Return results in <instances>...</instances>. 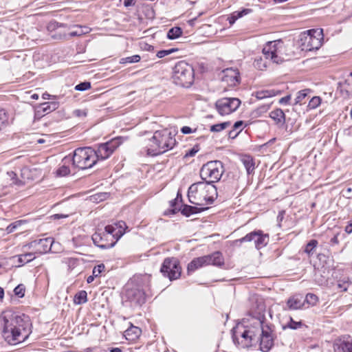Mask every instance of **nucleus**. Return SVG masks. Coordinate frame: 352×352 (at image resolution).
<instances>
[{
  "label": "nucleus",
  "instance_id": "obj_1",
  "mask_svg": "<svg viewBox=\"0 0 352 352\" xmlns=\"http://www.w3.org/2000/svg\"><path fill=\"white\" fill-rule=\"evenodd\" d=\"M2 336L11 345L25 341L31 333V322L28 316L18 315L12 312L2 313Z\"/></svg>",
  "mask_w": 352,
  "mask_h": 352
},
{
  "label": "nucleus",
  "instance_id": "obj_2",
  "mask_svg": "<svg viewBox=\"0 0 352 352\" xmlns=\"http://www.w3.org/2000/svg\"><path fill=\"white\" fill-rule=\"evenodd\" d=\"M285 51V46L282 41L276 40L267 42L262 50L265 59L262 57L255 58L254 67L261 71L266 69L267 64L265 60L267 59H270L274 63L281 64L287 58Z\"/></svg>",
  "mask_w": 352,
  "mask_h": 352
},
{
  "label": "nucleus",
  "instance_id": "obj_3",
  "mask_svg": "<svg viewBox=\"0 0 352 352\" xmlns=\"http://www.w3.org/2000/svg\"><path fill=\"white\" fill-rule=\"evenodd\" d=\"M175 135V130L164 129L156 131L150 140L151 144L146 150L147 155L157 156L173 149L177 144Z\"/></svg>",
  "mask_w": 352,
  "mask_h": 352
},
{
  "label": "nucleus",
  "instance_id": "obj_4",
  "mask_svg": "<svg viewBox=\"0 0 352 352\" xmlns=\"http://www.w3.org/2000/svg\"><path fill=\"white\" fill-rule=\"evenodd\" d=\"M65 163L72 162L75 168L85 170L92 168L96 163L95 149L91 147H80L74 150L72 157H64Z\"/></svg>",
  "mask_w": 352,
  "mask_h": 352
},
{
  "label": "nucleus",
  "instance_id": "obj_5",
  "mask_svg": "<svg viewBox=\"0 0 352 352\" xmlns=\"http://www.w3.org/2000/svg\"><path fill=\"white\" fill-rule=\"evenodd\" d=\"M172 78L176 85L189 87L194 82L193 67L185 61H179L173 67Z\"/></svg>",
  "mask_w": 352,
  "mask_h": 352
},
{
  "label": "nucleus",
  "instance_id": "obj_6",
  "mask_svg": "<svg viewBox=\"0 0 352 352\" xmlns=\"http://www.w3.org/2000/svg\"><path fill=\"white\" fill-rule=\"evenodd\" d=\"M224 170L221 161H210L201 168L200 177L204 182L216 183L221 179Z\"/></svg>",
  "mask_w": 352,
  "mask_h": 352
},
{
  "label": "nucleus",
  "instance_id": "obj_7",
  "mask_svg": "<svg viewBox=\"0 0 352 352\" xmlns=\"http://www.w3.org/2000/svg\"><path fill=\"white\" fill-rule=\"evenodd\" d=\"M212 265L221 267L224 265V258L221 252L217 251L214 253L194 258L187 267L188 273H192L204 266Z\"/></svg>",
  "mask_w": 352,
  "mask_h": 352
},
{
  "label": "nucleus",
  "instance_id": "obj_8",
  "mask_svg": "<svg viewBox=\"0 0 352 352\" xmlns=\"http://www.w3.org/2000/svg\"><path fill=\"white\" fill-rule=\"evenodd\" d=\"M323 38L322 30H309L307 34L301 38L302 41L301 46L302 50L312 51L318 50L322 45Z\"/></svg>",
  "mask_w": 352,
  "mask_h": 352
},
{
  "label": "nucleus",
  "instance_id": "obj_9",
  "mask_svg": "<svg viewBox=\"0 0 352 352\" xmlns=\"http://www.w3.org/2000/svg\"><path fill=\"white\" fill-rule=\"evenodd\" d=\"M258 324L261 327V333L257 340L260 341V350L263 352H268L274 346V335L272 327L265 324L263 321L258 320Z\"/></svg>",
  "mask_w": 352,
  "mask_h": 352
},
{
  "label": "nucleus",
  "instance_id": "obj_10",
  "mask_svg": "<svg viewBox=\"0 0 352 352\" xmlns=\"http://www.w3.org/2000/svg\"><path fill=\"white\" fill-rule=\"evenodd\" d=\"M268 234H264L262 230H254L247 234L245 236L234 241L235 245H241L242 243L254 241L255 248L260 250L266 246L269 243Z\"/></svg>",
  "mask_w": 352,
  "mask_h": 352
},
{
  "label": "nucleus",
  "instance_id": "obj_11",
  "mask_svg": "<svg viewBox=\"0 0 352 352\" xmlns=\"http://www.w3.org/2000/svg\"><path fill=\"white\" fill-rule=\"evenodd\" d=\"M160 272L165 277H168L170 280L179 278L182 272L179 261L174 257L165 258L161 266Z\"/></svg>",
  "mask_w": 352,
  "mask_h": 352
},
{
  "label": "nucleus",
  "instance_id": "obj_12",
  "mask_svg": "<svg viewBox=\"0 0 352 352\" xmlns=\"http://www.w3.org/2000/svg\"><path fill=\"white\" fill-rule=\"evenodd\" d=\"M241 100L237 98H223L215 102V107L221 116L230 114L240 106Z\"/></svg>",
  "mask_w": 352,
  "mask_h": 352
},
{
  "label": "nucleus",
  "instance_id": "obj_13",
  "mask_svg": "<svg viewBox=\"0 0 352 352\" xmlns=\"http://www.w3.org/2000/svg\"><path fill=\"white\" fill-rule=\"evenodd\" d=\"M120 142L118 139H113L105 143L100 144L96 152V162L108 159L119 146Z\"/></svg>",
  "mask_w": 352,
  "mask_h": 352
},
{
  "label": "nucleus",
  "instance_id": "obj_14",
  "mask_svg": "<svg viewBox=\"0 0 352 352\" xmlns=\"http://www.w3.org/2000/svg\"><path fill=\"white\" fill-rule=\"evenodd\" d=\"M53 239L48 237L34 240L26 245V246L28 247L29 249L32 250V252H35L36 255L45 254L50 251Z\"/></svg>",
  "mask_w": 352,
  "mask_h": 352
},
{
  "label": "nucleus",
  "instance_id": "obj_15",
  "mask_svg": "<svg viewBox=\"0 0 352 352\" xmlns=\"http://www.w3.org/2000/svg\"><path fill=\"white\" fill-rule=\"evenodd\" d=\"M232 338L235 344H241L243 348H249L253 344L250 336H249L245 329H243L242 331L239 327L236 329H233Z\"/></svg>",
  "mask_w": 352,
  "mask_h": 352
},
{
  "label": "nucleus",
  "instance_id": "obj_16",
  "mask_svg": "<svg viewBox=\"0 0 352 352\" xmlns=\"http://www.w3.org/2000/svg\"><path fill=\"white\" fill-rule=\"evenodd\" d=\"M124 298L130 302L131 305H141L145 302V294L142 289L138 288L126 289Z\"/></svg>",
  "mask_w": 352,
  "mask_h": 352
},
{
  "label": "nucleus",
  "instance_id": "obj_17",
  "mask_svg": "<svg viewBox=\"0 0 352 352\" xmlns=\"http://www.w3.org/2000/svg\"><path fill=\"white\" fill-rule=\"evenodd\" d=\"M108 237L104 231L98 230L92 235L91 239L96 246L101 249H109L115 245L116 241H109Z\"/></svg>",
  "mask_w": 352,
  "mask_h": 352
},
{
  "label": "nucleus",
  "instance_id": "obj_18",
  "mask_svg": "<svg viewBox=\"0 0 352 352\" xmlns=\"http://www.w3.org/2000/svg\"><path fill=\"white\" fill-rule=\"evenodd\" d=\"M126 228L125 222L120 221L114 224L106 226L104 231L107 236H111L116 239L115 241L116 242L124 234Z\"/></svg>",
  "mask_w": 352,
  "mask_h": 352
},
{
  "label": "nucleus",
  "instance_id": "obj_19",
  "mask_svg": "<svg viewBox=\"0 0 352 352\" xmlns=\"http://www.w3.org/2000/svg\"><path fill=\"white\" fill-rule=\"evenodd\" d=\"M334 352H352V338L343 336L335 340L333 342Z\"/></svg>",
  "mask_w": 352,
  "mask_h": 352
},
{
  "label": "nucleus",
  "instance_id": "obj_20",
  "mask_svg": "<svg viewBox=\"0 0 352 352\" xmlns=\"http://www.w3.org/2000/svg\"><path fill=\"white\" fill-rule=\"evenodd\" d=\"M222 81L229 86L234 87L240 82L239 72L236 69L227 68L223 70Z\"/></svg>",
  "mask_w": 352,
  "mask_h": 352
},
{
  "label": "nucleus",
  "instance_id": "obj_21",
  "mask_svg": "<svg viewBox=\"0 0 352 352\" xmlns=\"http://www.w3.org/2000/svg\"><path fill=\"white\" fill-rule=\"evenodd\" d=\"M214 184L204 182L203 191L201 196H203L204 199L208 204H212L217 197V190Z\"/></svg>",
  "mask_w": 352,
  "mask_h": 352
},
{
  "label": "nucleus",
  "instance_id": "obj_22",
  "mask_svg": "<svg viewBox=\"0 0 352 352\" xmlns=\"http://www.w3.org/2000/svg\"><path fill=\"white\" fill-rule=\"evenodd\" d=\"M206 209H208V208H197L196 206L181 204L179 208H175L172 210V213L176 214L180 211L183 215L190 217L191 214L199 213Z\"/></svg>",
  "mask_w": 352,
  "mask_h": 352
},
{
  "label": "nucleus",
  "instance_id": "obj_23",
  "mask_svg": "<svg viewBox=\"0 0 352 352\" xmlns=\"http://www.w3.org/2000/svg\"><path fill=\"white\" fill-rule=\"evenodd\" d=\"M204 182H198L195 184H192L188 188V197L189 201L195 205H199L198 203L196 202V195L197 194H199L201 195L203 191Z\"/></svg>",
  "mask_w": 352,
  "mask_h": 352
},
{
  "label": "nucleus",
  "instance_id": "obj_24",
  "mask_svg": "<svg viewBox=\"0 0 352 352\" xmlns=\"http://www.w3.org/2000/svg\"><path fill=\"white\" fill-rule=\"evenodd\" d=\"M59 103L56 101L46 102L41 104L37 109V113L46 115L48 114L56 109H58Z\"/></svg>",
  "mask_w": 352,
  "mask_h": 352
},
{
  "label": "nucleus",
  "instance_id": "obj_25",
  "mask_svg": "<svg viewBox=\"0 0 352 352\" xmlns=\"http://www.w3.org/2000/svg\"><path fill=\"white\" fill-rule=\"evenodd\" d=\"M304 305L303 297L300 295H295L289 298L287 301V307L289 310L300 309Z\"/></svg>",
  "mask_w": 352,
  "mask_h": 352
},
{
  "label": "nucleus",
  "instance_id": "obj_26",
  "mask_svg": "<svg viewBox=\"0 0 352 352\" xmlns=\"http://www.w3.org/2000/svg\"><path fill=\"white\" fill-rule=\"evenodd\" d=\"M142 333L140 328L131 324L130 327L125 330L124 336L126 340L134 341L138 339Z\"/></svg>",
  "mask_w": 352,
  "mask_h": 352
},
{
  "label": "nucleus",
  "instance_id": "obj_27",
  "mask_svg": "<svg viewBox=\"0 0 352 352\" xmlns=\"http://www.w3.org/2000/svg\"><path fill=\"white\" fill-rule=\"evenodd\" d=\"M241 162L243 164L248 175L254 173L255 169V162L250 155H245L241 158Z\"/></svg>",
  "mask_w": 352,
  "mask_h": 352
},
{
  "label": "nucleus",
  "instance_id": "obj_28",
  "mask_svg": "<svg viewBox=\"0 0 352 352\" xmlns=\"http://www.w3.org/2000/svg\"><path fill=\"white\" fill-rule=\"evenodd\" d=\"M270 118L274 122L280 126H283L285 122V116L283 111L280 109H276L272 111L270 115Z\"/></svg>",
  "mask_w": 352,
  "mask_h": 352
},
{
  "label": "nucleus",
  "instance_id": "obj_29",
  "mask_svg": "<svg viewBox=\"0 0 352 352\" xmlns=\"http://www.w3.org/2000/svg\"><path fill=\"white\" fill-rule=\"evenodd\" d=\"M18 258V267H21L25 264L30 263L36 258L35 252L32 251L25 254H20L17 256Z\"/></svg>",
  "mask_w": 352,
  "mask_h": 352
},
{
  "label": "nucleus",
  "instance_id": "obj_30",
  "mask_svg": "<svg viewBox=\"0 0 352 352\" xmlns=\"http://www.w3.org/2000/svg\"><path fill=\"white\" fill-rule=\"evenodd\" d=\"M245 330H247L252 342H256L257 338L260 337L261 333V327L258 326V321L256 322V327L245 329Z\"/></svg>",
  "mask_w": 352,
  "mask_h": 352
},
{
  "label": "nucleus",
  "instance_id": "obj_31",
  "mask_svg": "<svg viewBox=\"0 0 352 352\" xmlns=\"http://www.w3.org/2000/svg\"><path fill=\"white\" fill-rule=\"evenodd\" d=\"M341 90H344L346 95L352 94V72L346 77L343 83H340Z\"/></svg>",
  "mask_w": 352,
  "mask_h": 352
},
{
  "label": "nucleus",
  "instance_id": "obj_32",
  "mask_svg": "<svg viewBox=\"0 0 352 352\" xmlns=\"http://www.w3.org/2000/svg\"><path fill=\"white\" fill-rule=\"evenodd\" d=\"M278 93L280 91H276L274 89L261 90L256 92L255 96L257 99L261 100L274 96Z\"/></svg>",
  "mask_w": 352,
  "mask_h": 352
},
{
  "label": "nucleus",
  "instance_id": "obj_33",
  "mask_svg": "<svg viewBox=\"0 0 352 352\" xmlns=\"http://www.w3.org/2000/svg\"><path fill=\"white\" fill-rule=\"evenodd\" d=\"M87 301V293L85 290H81L74 296V302L76 305H82Z\"/></svg>",
  "mask_w": 352,
  "mask_h": 352
},
{
  "label": "nucleus",
  "instance_id": "obj_34",
  "mask_svg": "<svg viewBox=\"0 0 352 352\" xmlns=\"http://www.w3.org/2000/svg\"><path fill=\"white\" fill-rule=\"evenodd\" d=\"M318 241L316 239H311L309 241L307 244L305 245L304 252L309 256H312L315 250L318 245Z\"/></svg>",
  "mask_w": 352,
  "mask_h": 352
},
{
  "label": "nucleus",
  "instance_id": "obj_35",
  "mask_svg": "<svg viewBox=\"0 0 352 352\" xmlns=\"http://www.w3.org/2000/svg\"><path fill=\"white\" fill-rule=\"evenodd\" d=\"M182 30L179 27H174L170 28L168 33H167V37L169 39L173 40L175 38H179L182 34Z\"/></svg>",
  "mask_w": 352,
  "mask_h": 352
},
{
  "label": "nucleus",
  "instance_id": "obj_36",
  "mask_svg": "<svg viewBox=\"0 0 352 352\" xmlns=\"http://www.w3.org/2000/svg\"><path fill=\"white\" fill-rule=\"evenodd\" d=\"M230 124H231V122L229 121L221 122L219 124H213V125L210 126V131L211 132H214V133H219V132L222 131L223 130L226 129L228 126H230Z\"/></svg>",
  "mask_w": 352,
  "mask_h": 352
},
{
  "label": "nucleus",
  "instance_id": "obj_37",
  "mask_svg": "<svg viewBox=\"0 0 352 352\" xmlns=\"http://www.w3.org/2000/svg\"><path fill=\"white\" fill-rule=\"evenodd\" d=\"M141 58L139 55H133L131 56H128L126 58H122L120 60V64H125V63H138L140 60Z\"/></svg>",
  "mask_w": 352,
  "mask_h": 352
},
{
  "label": "nucleus",
  "instance_id": "obj_38",
  "mask_svg": "<svg viewBox=\"0 0 352 352\" xmlns=\"http://www.w3.org/2000/svg\"><path fill=\"white\" fill-rule=\"evenodd\" d=\"M309 92V89H304L298 91L297 93V96L295 98V104H301L302 100L307 96L308 93Z\"/></svg>",
  "mask_w": 352,
  "mask_h": 352
},
{
  "label": "nucleus",
  "instance_id": "obj_39",
  "mask_svg": "<svg viewBox=\"0 0 352 352\" xmlns=\"http://www.w3.org/2000/svg\"><path fill=\"white\" fill-rule=\"evenodd\" d=\"M63 162H64V164L60 166L57 170L56 173L58 176H67L70 173V169L68 166H67L65 164V162L64 161V159L63 160Z\"/></svg>",
  "mask_w": 352,
  "mask_h": 352
},
{
  "label": "nucleus",
  "instance_id": "obj_40",
  "mask_svg": "<svg viewBox=\"0 0 352 352\" xmlns=\"http://www.w3.org/2000/svg\"><path fill=\"white\" fill-rule=\"evenodd\" d=\"M318 300V298L316 295L309 293L306 295L305 298L303 300L304 303L307 302L310 305H314Z\"/></svg>",
  "mask_w": 352,
  "mask_h": 352
},
{
  "label": "nucleus",
  "instance_id": "obj_41",
  "mask_svg": "<svg viewBox=\"0 0 352 352\" xmlns=\"http://www.w3.org/2000/svg\"><path fill=\"white\" fill-rule=\"evenodd\" d=\"M91 88V82L88 81L82 82L75 86L76 91H83Z\"/></svg>",
  "mask_w": 352,
  "mask_h": 352
},
{
  "label": "nucleus",
  "instance_id": "obj_42",
  "mask_svg": "<svg viewBox=\"0 0 352 352\" xmlns=\"http://www.w3.org/2000/svg\"><path fill=\"white\" fill-rule=\"evenodd\" d=\"M177 51H178L177 48H170L168 50H160L157 53V56L160 58H164V56H168Z\"/></svg>",
  "mask_w": 352,
  "mask_h": 352
},
{
  "label": "nucleus",
  "instance_id": "obj_43",
  "mask_svg": "<svg viewBox=\"0 0 352 352\" xmlns=\"http://www.w3.org/2000/svg\"><path fill=\"white\" fill-rule=\"evenodd\" d=\"M320 103L321 98L319 96H314L309 100L308 106L310 109H316Z\"/></svg>",
  "mask_w": 352,
  "mask_h": 352
},
{
  "label": "nucleus",
  "instance_id": "obj_44",
  "mask_svg": "<svg viewBox=\"0 0 352 352\" xmlns=\"http://www.w3.org/2000/svg\"><path fill=\"white\" fill-rule=\"evenodd\" d=\"M104 269L105 266L104 264H99L94 267L92 274L95 277H98L100 276L101 273L104 270Z\"/></svg>",
  "mask_w": 352,
  "mask_h": 352
},
{
  "label": "nucleus",
  "instance_id": "obj_45",
  "mask_svg": "<svg viewBox=\"0 0 352 352\" xmlns=\"http://www.w3.org/2000/svg\"><path fill=\"white\" fill-rule=\"evenodd\" d=\"M14 294L20 298L25 295V286L23 284L17 285L14 289Z\"/></svg>",
  "mask_w": 352,
  "mask_h": 352
},
{
  "label": "nucleus",
  "instance_id": "obj_46",
  "mask_svg": "<svg viewBox=\"0 0 352 352\" xmlns=\"http://www.w3.org/2000/svg\"><path fill=\"white\" fill-rule=\"evenodd\" d=\"M302 326L301 322H296L292 318H290L289 322L287 324V325L284 327H287L291 329H297Z\"/></svg>",
  "mask_w": 352,
  "mask_h": 352
},
{
  "label": "nucleus",
  "instance_id": "obj_47",
  "mask_svg": "<svg viewBox=\"0 0 352 352\" xmlns=\"http://www.w3.org/2000/svg\"><path fill=\"white\" fill-rule=\"evenodd\" d=\"M8 175L10 177L12 184L22 186L23 183L16 178V174L13 171L8 172Z\"/></svg>",
  "mask_w": 352,
  "mask_h": 352
},
{
  "label": "nucleus",
  "instance_id": "obj_48",
  "mask_svg": "<svg viewBox=\"0 0 352 352\" xmlns=\"http://www.w3.org/2000/svg\"><path fill=\"white\" fill-rule=\"evenodd\" d=\"M21 225V221H15L11 224H10L7 228H6V231L8 233H11V232H13L16 230V229L18 228V226H19Z\"/></svg>",
  "mask_w": 352,
  "mask_h": 352
},
{
  "label": "nucleus",
  "instance_id": "obj_49",
  "mask_svg": "<svg viewBox=\"0 0 352 352\" xmlns=\"http://www.w3.org/2000/svg\"><path fill=\"white\" fill-rule=\"evenodd\" d=\"M87 109H76L73 115L78 118H85L87 116Z\"/></svg>",
  "mask_w": 352,
  "mask_h": 352
},
{
  "label": "nucleus",
  "instance_id": "obj_50",
  "mask_svg": "<svg viewBox=\"0 0 352 352\" xmlns=\"http://www.w3.org/2000/svg\"><path fill=\"white\" fill-rule=\"evenodd\" d=\"M199 151L198 146H195L188 150L184 155V158L193 157Z\"/></svg>",
  "mask_w": 352,
  "mask_h": 352
},
{
  "label": "nucleus",
  "instance_id": "obj_51",
  "mask_svg": "<svg viewBox=\"0 0 352 352\" xmlns=\"http://www.w3.org/2000/svg\"><path fill=\"white\" fill-rule=\"evenodd\" d=\"M107 196V195L106 193L96 194L92 197V199L96 201H101L102 200H104Z\"/></svg>",
  "mask_w": 352,
  "mask_h": 352
},
{
  "label": "nucleus",
  "instance_id": "obj_52",
  "mask_svg": "<svg viewBox=\"0 0 352 352\" xmlns=\"http://www.w3.org/2000/svg\"><path fill=\"white\" fill-rule=\"evenodd\" d=\"M251 12H252V10L246 8V9H243L241 11H236L235 12V14L238 17L241 18V17L243 16L244 15H246V14H249Z\"/></svg>",
  "mask_w": 352,
  "mask_h": 352
},
{
  "label": "nucleus",
  "instance_id": "obj_53",
  "mask_svg": "<svg viewBox=\"0 0 352 352\" xmlns=\"http://www.w3.org/2000/svg\"><path fill=\"white\" fill-rule=\"evenodd\" d=\"M196 131H197L196 129L192 130L190 126H184L182 127V129H181V132L183 134H190L191 133L195 132Z\"/></svg>",
  "mask_w": 352,
  "mask_h": 352
},
{
  "label": "nucleus",
  "instance_id": "obj_54",
  "mask_svg": "<svg viewBox=\"0 0 352 352\" xmlns=\"http://www.w3.org/2000/svg\"><path fill=\"white\" fill-rule=\"evenodd\" d=\"M181 204L178 203L177 198H175L170 201V206L171 207L170 212H172V210L175 208H179Z\"/></svg>",
  "mask_w": 352,
  "mask_h": 352
},
{
  "label": "nucleus",
  "instance_id": "obj_55",
  "mask_svg": "<svg viewBox=\"0 0 352 352\" xmlns=\"http://www.w3.org/2000/svg\"><path fill=\"white\" fill-rule=\"evenodd\" d=\"M241 131V129H240L239 131H236L232 128V129L229 131L228 136L230 138L234 139L240 133Z\"/></svg>",
  "mask_w": 352,
  "mask_h": 352
},
{
  "label": "nucleus",
  "instance_id": "obj_56",
  "mask_svg": "<svg viewBox=\"0 0 352 352\" xmlns=\"http://www.w3.org/2000/svg\"><path fill=\"white\" fill-rule=\"evenodd\" d=\"M285 210H280L278 212V214L277 216V221L278 223V226H280V222L283 220L285 217Z\"/></svg>",
  "mask_w": 352,
  "mask_h": 352
},
{
  "label": "nucleus",
  "instance_id": "obj_57",
  "mask_svg": "<svg viewBox=\"0 0 352 352\" xmlns=\"http://www.w3.org/2000/svg\"><path fill=\"white\" fill-rule=\"evenodd\" d=\"M243 125V122L242 120H239V121H236L234 125H233V129L234 130H240L241 129L242 130V126Z\"/></svg>",
  "mask_w": 352,
  "mask_h": 352
},
{
  "label": "nucleus",
  "instance_id": "obj_58",
  "mask_svg": "<svg viewBox=\"0 0 352 352\" xmlns=\"http://www.w3.org/2000/svg\"><path fill=\"white\" fill-rule=\"evenodd\" d=\"M239 19V17H238L236 14H235V12H234L231 16L228 18V20H229V23L230 25H232L233 23H234V22L238 19Z\"/></svg>",
  "mask_w": 352,
  "mask_h": 352
},
{
  "label": "nucleus",
  "instance_id": "obj_59",
  "mask_svg": "<svg viewBox=\"0 0 352 352\" xmlns=\"http://www.w3.org/2000/svg\"><path fill=\"white\" fill-rule=\"evenodd\" d=\"M136 1H137V0H124V6L125 7L133 6L135 4Z\"/></svg>",
  "mask_w": 352,
  "mask_h": 352
},
{
  "label": "nucleus",
  "instance_id": "obj_60",
  "mask_svg": "<svg viewBox=\"0 0 352 352\" xmlns=\"http://www.w3.org/2000/svg\"><path fill=\"white\" fill-rule=\"evenodd\" d=\"M344 230L347 234H351L352 232V219L349 221L348 225L345 227Z\"/></svg>",
  "mask_w": 352,
  "mask_h": 352
},
{
  "label": "nucleus",
  "instance_id": "obj_61",
  "mask_svg": "<svg viewBox=\"0 0 352 352\" xmlns=\"http://www.w3.org/2000/svg\"><path fill=\"white\" fill-rule=\"evenodd\" d=\"M291 98V96L289 95L286 96L285 97H283L280 99L279 103L280 104H287Z\"/></svg>",
  "mask_w": 352,
  "mask_h": 352
},
{
  "label": "nucleus",
  "instance_id": "obj_62",
  "mask_svg": "<svg viewBox=\"0 0 352 352\" xmlns=\"http://www.w3.org/2000/svg\"><path fill=\"white\" fill-rule=\"evenodd\" d=\"M67 217H68L67 214H55L52 217L54 219H62V218H66Z\"/></svg>",
  "mask_w": 352,
  "mask_h": 352
},
{
  "label": "nucleus",
  "instance_id": "obj_63",
  "mask_svg": "<svg viewBox=\"0 0 352 352\" xmlns=\"http://www.w3.org/2000/svg\"><path fill=\"white\" fill-rule=\"evenodd\" d=\"M42 97H43V98L44 100H49V99H50V98H56V96H52V95H50V94H47V93H45V94H43V96H42Z\"/></svg>",
  "mask_w": 352,
  "mask_h": 352
},
{
  "label": "nucleus",
  "instance_id": "obj_64",
  "mask_svg": "<svg viewBox=\"0 0 352 352\" xmlns=\"http://www.w3.org/2000/svg\"><path fill=\"white\" fill-rule=\"evenodd\" d=\"M110 352H122V351L120 348L116 347V348H112L110 350Z\"/></svg>",
  "mask_w": 352,
  "mask_h": 352
}]
</instances>
